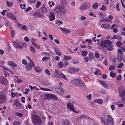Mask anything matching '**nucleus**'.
<instances>
[{
	"instance_id": "obj_56",
	"label": "nucleus",
	"mask_w": 125,
	"mask_h": 125,
	"mask_svg": "<svg viewBox=\"0 0 125 125\" xmlns=\"http://www.w3.org/2000/svg\"><path fill=\"white\" fill-rule=\"evenodd\" d=\"M11 35L12 37H14L15 34V32L13 30H11L10 31Z\"/></svg>"
},
{
	"instance_id": "obj_35",
	"label": "nucleus",
	"mask_w": 125,
	"mask_h": 125,
	"mask_svg": "<svg viewBox=\"0 0 125 125\" xmlns=\"http://www.w3.org/2000/svg\"><path fill=\"white\" fill-rule=\"evenodd\" d=\"M110 74L111 77L113 78L115 77L116 75V73H114V72L112 71L110 73Z\"/></svg>"
},
{
	"instance_id": "obj_23",
	"label": "nucleus",
	"mask_w": 125,
	"mask_h": 125,
	"mask_svg": "<svg viewBox=\"0 0 125 125\" xmlns=\"http://www.w3.org/2000/svg\"><path fill=\"white\" fill-rule=\"evenodd\" d=\"M8 65L13 67H16L17 66V65L12 62L10 61L8 62Z\"/></svg>"
},
{
	"instance_id": "obj_29",
	"label": "nucleus",
	"mask_w": 125,
	"mask_h": 125,
	"mask_svg": "<svg viewBox=\"0 0 125 125\" xmlns=\"http://www.w3.org/2000/svg\"><path fill=\"white\" fill-rule=\"evenodd\" d=\"M101 122L102 124H104V125H108V124L105 121V118L101 117Z\"/></svg>"
},
{
	"instance_id": "obj_40",
	"label": "nucleus",
	"mask_w": 125,
	"mask_h": 125,
	"mask_svg": "<svg viewBox=\"0 0 125 125\" xmlns=\"http://www.w3.org/2000/svg\"><path fill=\"white\" fill-rule=\"evenodd\" d=\"M37 0H27L28 2L30 4L36 2Z\"/></svg>"
},
{
	"instance_id": "obj_11",
	"label": "nucleus",
	"mask_w": 125,
	"mask_h": 125,
	"mask_svg": "<svg viewBox=\"0 0 125 125\" xmlns=\"http://www.w3.org/2000/svg\"><path fill=\"white\" fill-rule=\"evenodd\" d=\"M56 92L60 94H62L64 93V91L62 88L61 87L59 86L56 87L55 89Z\"/></svg>"
},
{
	"instance_id": "obj_53",
	"label": "nucleus",
	"mask_w": 125,
	"mask_h": 125,
	"mask_svg": "<svg viewBox=\"0 0 125 125\" xmlns=\"http://www.w3.org/2000/svg\"><path fill=\"white\" fill-rule=\"evenodd\" d=\"M45 73L47 74L48 75L50 76L51 75L50 71L48 69H46L45 70Z\"/></svg>"
},
{
	"instance_id": "obj_63",
	"label": "nucleus",
	"mask_w": 125,
	"mask_h": 125,
	"mask_svg": "<svg viewBox=\"0 0 125 125\" xmlns=\"http://www.w3.org/2000/svg\"><path fill=\"white\" fill-rule=\"evenodd\" d=\"M111 20H110V19H109L107 18H105L104 19V21H106L108 22H110Z\"/></svg>"
},
{
	"instance_id": "obj_38",
	"label": "nucleus",
	"mask_w": 125,
	"mask_h": 125,
	"mask_svg": "<svg viewBox=\"0 0 125 125\" xmlns=\"http://www.w3.org/2000/svg\"><path fill=\"white\" fill-rule=\"evenodd\" d=\"M35 70H36V72H40L41 71V69L40 67H35L34 68Z\"/></svg>"
},
{
	"instance_id": "obj_61",
	"label": "nucleus",
	"mask_w": 125,
	"mask_h": 125,
	"mask_svg": "<svg viewBox=\"0 0 125 125\" xmlns=\"http://www.w3.org/2000/svg\"><path fill=\"white\" fill-rule=\"evenodd\" d=\"M11 96L12 98H14L15 97L16 94L15 93H11Z\"/></svg>"
},
{
	"instance_id": "obj_19",
	"label": "nucleus",
	"mask_w": 125,
	"mask_h": 125,
	"mask_svg": "<svg viewBox=\"0 0 125 125\" xmlns=\"http://www.w3.org/2000/svg\"><path fill=\"white\" fill-rule=\"evenodd\" d=\"M101 27L103 28L108 29L110 28V26L108 24H102L101 26Z\"/></svg>"
},
{
	"instance_id": "obj_54",
	"label": "nucleus",
	"mask_w": 125,
	"mask_h": 125,
	"mask_svg": "<svg viewBox=\"0 0 125 125\" xmlns=\"http://www.w3.org/2000/svg\"><path fill=\"white\" fill-rule=\"evenodd\" d=\"M4 74L5 77H7L9 75V74L8 72L5 71H4Z\"/></svg>"
},
{
	"instance_id": "obj_33",
	"label": "nucleus",
	"mask_w": 125,
	"mask_h": 125,
	"mask_svg": "<svg viewBox=\"0 0 125 125\" xmlns=\"http://www.w3.org/2000/svg\"><path fill=\"white\" fill-rule=\"evenodd\" d=\"M64 59L66 61L70 60L71 59L72 57L70 56L65 55L64 57Z\"/></svg>"
},
{
	"instance_id": "obj_21",
	"label": "nucleus",
	"mask_w": 125,
	"mask_h": 125,
	"mask_svg": "<svg viewBox=\"0 0 125 125\" xmlns=\"http://www.w3.org/2000/svg\"><path fill=\"white\" fill-rule=\"evenodd\" d=\"M26 69L28 70H31L32 69L31 64V63H28L25 66Z\"/></svg>"
},
{
	"instance_id": "obj_55",
	"label": "nucleus",
	"mask_w": 125,
	"mask_h": 125,
	"mask_svg": "<svg viewBox=\"0 0 125 125\" xmlns=\"http://www.w3.org/2000/svg\"><path fill=\"white\" fill-rule=\"evenodd\" d=\"M69 64V62H65L63 63V66L64 67H65Z\"/></svg>"
},
{
	"instance_id": "obj_41",
	"label": "nucleus",
	"mask_w": 125,
	"mask_h": 125,
	"mask_svg": "<svg viewBox=\"0 0 125 125\" xmlns=\"http://www.w3.org/2000/svg\"><path fill=\"white\" fill-rule=\"evenodd\" d=\"M106 8L105 5H102V7L100 8V10H103L105 11L106 10Z\"/></svg>"
},
{
	"instance_id": "obj_25",
	"label": "nucleus",
	"mask_w": 125,
	"mask_h": 125,
	"mask_svg": "<svg viewBox=\"0 0 125 125\" xmlns=\"http://www.w3.org/2000/svg\"><path fill=\"white\" fill-rule=\"evenodd\" d=\"M6 101V98L5 96L0 97V103H2L5 102Z\"/></svg>"
},
{
	"instance_id": "obj_45",
	"label": "nucleus",
	"mask_w": 125,
	"mask_h": 125,
	"mask_svg": "<svg viewBox=\"0 0 125 125\" xmlns=\"http://www.w3.org/2000/svg\"><path fill=\"white\" fill-rule=\"evenodd\" d=\"M60 77H61L62 78L65 80L67 79V78L66 76L62 73H61L60 74Z\"/></svg>"
},
{
	"instance_id": "obj_26",
	"label": "nucleus",
	"mask_w": 125,
	"mask_h": 125,
	"mask_svg": "<svg viewBox=\"0 0 125 125\" xmlns=\"http://www.w3.org/2000/svg\"><path fill=\"white\" fill-rule=\"evenodd\" d=\"M103 101V100L101 99H96L94 100V103H98V104H101L102 103Z\"/></svg>"
},
{
	"instance_id": "obj_62",
	"label": "nucleus",
	"mask_w": 125,
	"mask_h": 125,
	"mask_svg": "<svg viewBox=\"0 0 125 125\" xmlns=\"http://www.w3.org/2000/svg\"><path fill=\"white\" fill-rule=\"evenodd\" d=\"M123 63H121L119 64L117 66V68H120L122 67L123 65Z\"/></svg>"
},
{
	"instance_id": "obj_31",
	"label": "nucleus",
	"mask_w": 125,
	"mask_h": 125,
	"mask_svg": "<svg viewBox=\"0 0 125 125\" xmlns=\"http://www.w3.org/2000/svg\"><path fill=\"white\" fill-rule=\"evenodd\" d=\"M78 79H75L72 80L71 81V83L73 84H74L75 85H77V82H78Z\"/></svg>"
},
{
	"instance_id": "obj_44",
	"label": "nucleus",
	"mask_w": 125,
	"mask_h": 125,
	"mask_svg": "<svg viewBox=\"0 0 125 125\" xmlns=\"http://www.w3.org/2000/svg\"><path fill=\"white\" fill-rule=\"evenodd\" d=\"M50 57H49V56H47V57H44L42 58V60L43 61L48 60L49 59Z\"/></svg>"
},
{
	"instance_id": "obj_3",
	"label": "nucleus",
	"mask_w": 125,
	"mask_h": 125,
	"mask_svg": "<svg viewBox=\"0 0 125 125\" xmlns=\"http://www.w3.org/2000/svg\"><path fill=\"white\" fill-rule=\"evenodd\" d=\"M67 6V2L66 0H60L59 6V8L60 9H63Z\"/></svg>"
},
{
	"instance_id": "obj_57",
	"label": "nucleus",
	"mask_w": 125,
	"mask_h": 125,
	"mask_svg": "<svg viewBox=\"0 0 125 125\" xmlns=\"http://www.w3.org/2000/svg\"><path fill=\"white\" fill-rule=\"evenodd\" d=\"M32 9V8L31 7H30L24 10V11L26 12H28L30 10H31Z\"/></svg>"
},
{
	"instance_id": "obj_60",
	"label": "nucleus",
	"mask_w": 125,
	"mask_h": 125,
	"mask_svg": "<svg viewBox=\"0 0 125 125\" xmlns=\"http://www.w3.org/2000/svg\"><path fill=\"white\" fill-rule=\"evenodd\" d=\"M85 41L87 42L89 44H90L92 43L91 40H86Z\"/></svg>"
},
{
	"instance_id": "obj_9",
	"label": "nucleus",
	"mask_w": 125,
	"mask_h": 125,
	"mask_svg": "<svg viewBox=\"0 0 125 125\" xmlns=\"http://www.w3.org/2000/svg\"><path fill=\"white\" fill-rule=\"evenodd\" d=\"M7 80L6 78L3 77H0V83L4 85H6L7 83Z\"/></svg>"
},
{
	"instance_id": "obj_2",
	"label": "nucleus",
	"mask_w": 125,
	"mask_h": 125,
	"mask_svg": "<svg viewBox=\"0 0 125 125\" xmlns=\"http://www.w3.org/2000/svg\"><path fill=\"white\" fill-rule=\"evenodd\" d=\"M32 123L34 125H41L42 120L40 117L38 115H32L31 117Z\"/></svg>"
},
{
	"instance_id": "obj_43",
	"label": "nucleus",
	"mask_w": 125,
	"mask_h": 125,
	"mask_svg": "<svg viewBox=\"0 0 125 125\" xmlns=\"http://www.w3.org/2000/svg\"><path fill=\"white\" fill-rule=\"evenodd\" d=\"M59 67L60 68H62L63 66V63L62 62H60L58 63Z\"/></svg>"
},
{
	"instance_id": "obj_15",
	"label": "nucleus",
	"mask_w": 125,
	"mask_h": 125,
	"mask_svg": "<svg viewBox=\"0 0 125 125\" xmlns=\"http://www.w3.org/2000/svg\"><path fill=\"white\" fill-rule=\"evenodd\" d=\"M15 105L16 106L19 107L21 106V104L19 102L18 99L16 100L14 102L13 106Z\"/></svg>"
},
{
	"instance_id": "obj_10",
	"label": "nucleus",
	"mask_w": 125,
	"mask_h": 125,
	"mask_svg": "<svg viewBox=\"0 0 125 125\" xmlns=\"http://www.w3.org/2000/svg\"><path fill=\"white\" fill-rule=\"evenodd\" d=\"M119 91L120 92V94L122 97H125V90L123 87H120Z\"/></svg>"
},
{
	"instance_id": "obj_46",
	"label": "nucleus",
	"mask_w": 125,
	"mask_h": 125,
	"mask_svg": "<svg viewBox=\"0 0 125 125\" xmlns=\"http://www.w3.org/2000/svg\"><path fill=\"white\" fill-rule=\"evenodd\" d=\"M87 52L86 51H84L82 52V55L83 56H85L87 55Z\"/></svg>"
},
{
	"instance_id": "obj_22",
	"label": "nucleus",
	"mask_w": 125,
	"mask_h": 125,
	"mask_svg": "<svg viewBox=\"0 0 125 125\" xmlns=\"http://www.w3.org/2000/svg\"><path fill=\"white\" fill-rule=\"evenodd\" d=\"M41 9L42 10V12L46 13L47 11V9L43 4L42 5L41 8Z\"/></svg>"
},
{
	"instance_id": "obj_30",
	"label": "nucleus",
	"mask_w": 125,
	"mask_h": 125,
	"mask_svg": "<svg viewBox=\"0 0 125 125\" xmlns=\"http://www.w3.org/2000/svg\"><path fill=\"white\" fill-rule=\"evenodd\" d=\"M89 117L88 116H86L84 115H81L79 116L78 117V119H81L83 118H86V119L89 118Z\"/></svg>"
},
{
	"instance_id": "obj_64",
	"label": "nucleus",
	"mask_w": 125,
	"mask_h": 125,
	"mask_svg": "<svg viewBox=\"0 0 125 125\" xmlns=\"http://www.w3.org/2000/svg\"><path fill=\"white\" fill-rule=\"evenodd\" d=\"M95 55L96 58H98L99 57V54L97 52H95Z\"/></svg>"
},
{
	"instance_id": "obj_49",
	"label": "nucleus",
	"mask_w": 125,
	"mask_h": 125,
	"mask_svg": "<svg viewBox=\"0 0 125 125\" xmlns=\"http://www.w3.org/2000/svg\"><path fill=\"white\" fill-rule=\"evenodd\" d=\"M42 54L43 55H46V56L50 57V54L49 53H46L45 52H43L42 53Z\"/></svg>"
},
{
	"instance_id": "obj_52",
	"label": "nucleus",
	"mask_w": 125,
	"mask_h": 125,
	"mask_svg": "<svg viewBox=\"0 0 125 125\" xmlns=\"http://www.w3.org/2000/svg\"><path fill=\"white\" fill-rule=\"evenodd\" d=\"M79 42V41H78L77 40H74L73 41L72 43L74 44H77Z\"/></svg>"
},
{
	"instance_id": "obj_1",
	"label": "nucleus",
	"mask_w": 125,
	"mask_h": 125,
	"mask_svg": "<svg viewBox=\"0 0 125 125\" xmlns=\"http://www.w3.org/2000/svg\"><path fill=\"white\" fill-rule=\"evenodd\" d=\"M100 45L102 48H107L109 51H111L113 49L111 41L108 40H105L102 41Z\"/></svg>"
},
{
	"instance_id": "obj_5",
	"label": "nucleus",
	"mask_w": 125,
	"mask_h": 125,
	"mask_svg": "<svg viewBox=\"0 0 125 125\" xmlns=\"http://www.w3.org/2000/svg\"><path fill=\"white\" fill-rule=\"evenodd\" d=\"M90 6L91 5L89 4L84 3L80 6V10L83 11L89 8Z\"/></svg>"
},
{
	"instance_id": "obj_36",
	"label": "nucleus",
	"mask_w": 125,
	"mask_h": 125,
	"mask_svg": "<svg viewBox=\"0 0 125 125\" xmlns=\"http://www.w3.org/2000/svg\"><path fill=\"white\" fill-rule=\"evenodd\" d=\"M98 6V3H96L95 4H94L92 6V7L94 9H97Z\"/></svg>"
},
{
	"instance_id": "obj_12",
	"label": "nucleus",
	"mask_w": 125,
	"mask_h": 125,
	"mask_svg": "<svg viewBox=\"0 0 125 125\" xmlns=\"http://www.w3.org/2000/svg\"><path fill=\"white\" fill-rule=\"evenodd\" d=\"M107 117L106 120L111 125H113L114 123L112 117L109 115H107Z\"/></svg>"
},
{
	"instance_id": "obj_37",
	"label": "nucleus",
	"mask_w": 125,
	"mask_h": 125,
	"mask_svg": "<svg viewBox=\"0 0 125 125\" xmlns=\"http://www.w3.org/2000/svg\"><path fill=\"white\" fill-rule=\"evenodd\" d=\"M48 4L49 5L50 7L51 8L52 7V6L54 5L55 3L53 1H50L49 2Z\"/></svg>"
},
{
	"instance_id": "obj_39",
	"label": "nucleus",
	"mask_w": 125,
	"mask_h": 125,
	"mask_svg": "<svg viewBox=\"0 0 125 125\" xmlns=\"http://www.w3.org/2000/svg\"><path fill=\"white\" fill-rule=\"evenodd\" d=\"M21 29L23 30H25L26 31H28L27 29V27L25 25H23L21 27Z\"/></svg>"
},
{
	"instance_id": "obj_7",
	"label": "nucleus",
	"mask_w": 125,
	"mask_h": 125,
	"mask_svg": "<svg viewBox=\"0 0 125 125\" xmlns=\"http://www.w3.org/2000/svg\"><path fill=\"white\" fill-rule=\"evenodd\" d=\"M13 46L15 48H19L22 49V47L21 44L19 43L18 41H16L13 42Z\"/></svg>"
},
{
	"instance_id": "obj_50",
	"label": "nucleus",
	"mask_w": 125,
	"mask_h": 125,
	"mask_svg": "<svg viewBox=\"0 0 125 125\" xmlns=\"http://www.w3.org/2000/svg\"><path fill=\"white\" fill-rule=\"evenodd\" d=\"M73 69V67H70L69 70V73H72L74 71Z\"/></svg>"
},
{
	"instance_id": "obj_48",
	"label": "nucleus",
	"mask_w": 125,
	"mask_h": 125,
	"mask_svg": "<svg viewBox=\"0 0 125 125\" xmlns=\"http://www.w3.org/2000/svg\"><path fill=\"white\" fill-rule=\"evenodd\" d=\"M121 78L122 77L121 75H119L116 76V79L118 81L121 80Z\"/></svg>"
},
{
	"instance_id": "obj_6",
	"label": "nucleus",
	"mask_w": 125,
	"mask_h": 125,
	"mask_svg": "<svg viewBox=\"0 0 125 125\" xmlns=\"http://www.w3.org/2000/svg\"><path fill=\"white\" fill-rule=\"evenodd\" d=\"M74 103L73 102H72L70 104H69L67 105V108L70 109L71 110L73 111L74 112L76 113H78V112L75 111L74 110L73 106Z\"/></svg>"
},
{
	"instance_id": "obj_32",
	"label": "nucleus",
	"mask_w": 125,
	"mask_h": 125,
	"mask_svg": "<svg viewBox=\"0 0 125 125\" xmlns=\"http://www.w3.org/2000/svg\"><path fill=\"white\" fill-rule=\"evenodd\" d=\"M89 57L90 59V60L94 59V54L92 52L89 53Z\"/></svg>"
},
{
	"instance_id": "obj_18",
	"label": "nucleus",
	"mask_w": 125,
	"mask_h": 125,
	"mask_svg": "<svg viewBox=\"0 0 125 125\" xmlns=\"http://www.w3.org/2000/svg\"><path fill=\"white\" fill-rule=\"evenodd\" d=\"M62 31L66 33H68L70 32L71 31L69 30L68 29L64 28H62L60 27Z\"/></svg>"
},
{
	"instance_id": "obj_20",
	"label": "nucleus",
	"mask_w": 125,
	"mask_h": 125,
	"mask_svg": "<svg viewBox=\"0 0 125 125\" xmlns=\"http://www.w3.org/2000/svg\"><path fill=\"white\" fill-rule=\"evenodd\" d=\"M42 13L38 12H35L34 14V16L36 17L41 18L42 17Z\"/></svg>"
},
{
	"instance_id": "obj_59",
	"label": "nucleus",
	"mask_w": 125,
	"mask_h": 125,
	"mask_svg": "<svg viewBox=\"0 0 125 125\" xmlns=\"http://www.w3.org/2000/svg\"><path fill=\"white\" fill-rule=\"evenodd\" d=\"M21 8L22 9H25L26 7V5L25 4H23V5L22 4H21L20 5Z\"/></svg>"
},
{
	"instance_id": "obj_42",
	"label": "nucleus",
	"mask_w": 125,
	"mask_h": 125,
	"mask_svg": "<svg viewBox=\"0 0 125 125\" xmlns=\"http://www.w3.org/2000/svg\"><path fill=\"white\" fill-rule=\"evenodd\" d=\"M30 49L31 51L33 53H34L35 52V51L33 47L31 46L30 47Z\"/></svg>"
},
{
	"instance_id": "obj_47",
	"label": "nucleus",
	"mask_w": 125,
	"mask_h": 125,
	"mask_svg": "<svg viewBox=\"0 0 125 125\" xmlns=\"http://www.w3.org/2000/svg\"><path fill=\"white\" fill-rule=\"evenodd\" d=\"M20 123L17 121H15L13 123V125H20Z\"/></svg>"
},
{
	"instance_id": "obj_58",
	"label": "nucleus",
	"mask_w": 125,
	"mask_h": 125,
	"mask_svg": "<svg viewBox=\"0 0 125 125\" xmlns=\"http://www.w3.org/2000/svg\"><path fill=\"white\" fill-rule=\"evenodd\" d=\"M115 68V67L113 66H111L109 67V70L111 71L114 69Z\"/></svg>"
},
{
	"instance_id": "obj_4",
	"label": "nucleus",
	"mask_w": 125,
	"mask_h": 125,
	"mask_svg": "<svg viewBox=\"0 0 125 125\" xmlns=\"http://www.w3.org/2000/svg\"><path fill=\"white\" fill-rule=\"evenodd\" d=\"M45 97L47 99L55 101H56L57 99V96L53 94H47L45 95Z\"/></svg>"
},
{
	"instance_id": "obj_24",
	"label": "nucleus",
	"mask_w": 125,
	"mask_h": 125,
	"mask_svg": "<svg viewBox=\"0 0 125 125\" xmlns=\"http://www.w3.org/2000/svg\"><path fill=\"white\" fill-rule=\"evenodd\" d=\"M35 40H32L31 42L32 44L36 48L40 49V46L36 44L34 42V41Z\"/></svg>"
},
{
	"instance_id": "obj_8",
	"label": "nucleus",
	"mask_w": 125,
	"mask_h": 125,
	"mask_svg": "<svg viewBox=\"0 0 125 125\" xmlns=\"http://www.w3.org/2000/svg\"><path fill=\"white\" fill-rule=\"evenodd\" d=\"M7 16L12 20H16V19L14 15L11 13L8 12L7 13Z\"/></svg>"
},
{
	"instance_id": "obj_28",
	"label": "nucleus",
	"mask_w": 125,
	"mask_h": 125,
	"mask_svg": "<svg viewBox=\"0 0 125 125\" xmlns=\"http://www.w3.org/2000/svg\"><path fill=\"white\" fill-rule=\"evenodd\" d=\"M70 123L67 120H65L63 121L62 123V125H70Z\"/></svg>"
},
{
	"instance_id": "obj_13",
	"label": "nucleus",
	"mask_w": 125,
	"mask_h": 125,
	"mask_svg": "<svg viewBox=\"0 0 125 125\" xmlns=\"http://www.w3.org/2000/svg\"><path fill=\"white\" fill-rule=\"evenodd\" d=\"M85 85V84L84 82H82L81 80L78 79L76 85L81 87H83Z\"/></svg>"
},
{
	"instance_id": "obj_16",
	"label": "nucleus",
	"mask_w": 125,
	"mask_h": 125,
	"mask_svg": "<svg viewBox=\"0 0 125 125\" xmlns=\"http://www.w3.org/2000/svg\"><path fill=\"white\" fill-rule=\"evenodd\" d=\"M54 76L57 78H58L60 77V74L58 70H55V73L54 74Z\"/></svg>"
},
{
	"instance_id": "obj_14",
	"label": "nucleus",
	"mask_w": 125,
	"mask_h": 125,
	"mask_svg": "<svg viewBox=\"0 0 125 125\" xmlns=\"http://www.w3.org/2000/svg\"><path fill=\"white\" fill-rule=\"evenodd\" d=\"M49 20L50 21H52L55 19V16L53 12H51L49 16Z\"/></svg>"
},
{
	"instance_id": "obj_51",
	"label": "nucleus",
	"mask_w": 125,
	"mask_h": 125,
	"mask_svg": "<svg viewBox=\"0 0 125 125\" xmlns=\"http://www.w3.org/2000/svg\"><path fill=\"white\" fill-rule=\"evenodd\" d=\"M122 43L120 41H118L116 42V44L118 47H120L122 45Z\"/></svg>"
},
{
	"instance_id": "obj_34",
	"label": "nucleus",
	"mask_w": 125,
	"mask_h": 125,
	"mask_svg": "<svg viewBox=\"0 0 125 125\" xmlns=\"http://www.w3.org/2000/svg\"><path fill=\"white\" fill-rule=\"evenodd\" d=\"M6 3L7 6L9 7H10L12 6L13 4L12 2H9L8 0L6 1Z\"/></svg>"
},
{
	"instance_id": "obj_27",
	"label": "nucleus",
	"mask_w": 125,
	"mask_h": 125,
	"mask_svg": "<svg viewBox=\"0 0 125 125\" xmlns=\"http://www.w3.org/2000/svg\"><path fill=\"white\" fill-rule=\"evenodd\" d=\"M55 51L57 55L59 56H61V52L60 49L58 48L55 49Z\"/></svg>"
},
{
	"instance_id": "obj_17",
	"label": "nucleus",
	"mask_w": 125,
	"mask_h": 125,
	"mask_svg": "<svg viewBox=\"0 0 125 125\" xmlns=\"http://www.w3.org/2000/svg\"><path fill=\"white\" fill-rule=\"evenodd\" d=\"M99 83L104 88L106 89H108V87L104 81H100Z\"/></svg>"
}]
</instances>
